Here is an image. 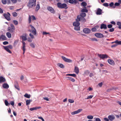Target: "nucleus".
Returning <instances> with one entry per match:
<instances>
[{
	"instance_id": "nucleus-1",
	"label": "nucleus",
	"mask_w": 121,
	"mask_h": 121,
	"mask_svg": "<svg viewBox=\"0 0 121 121\" xmlns=\"http://www.w3.org/2000/svg\"><path fill=\"white\" fill-rule=\"evenodd\" d=\"M36 5V0H29L27 3V6L29 9H31L35 6Z\"/></svg>"
},
{
	"instance_id": "nucleus-2",
	"label": "nucleus",
	"mask_w": 121,
	"mask_h": 121,
	"mask_svg": "<svg viewBox=\"0 0 121 121\" xmlns=\"http://www.w3.org/2000/svg\"><path fill=\"white\" fill-rule=\"evenodd\" d=\"M57 7L61 9L65 8V9L68 8L67 5L65 3L62 4L60 2H58L57 4Z\"/></svg>"
},
{
	"instance_id": "nucleus-3",
	"label": "nucleus",
	"mask_w": 121,
	"mask_h": 121,
	"mask_svg": "<svg viewBox=\"0 0 121 121\" xmlns=\"http://www.w3.org/2000/svg\"><path fill=\"white\" fill-rule=\"evenodd\" d=\"M7 13V14L6 13L4 14L3 16L7 20L9 21L11 20L10 17V15L9 12Z\"/></svg>"
},
{
	"instance_id": "nucleus-4",
	"label": "nucleus",
	"mask_w": 121,
	"mask_h": 121,
	"mask_svg": "<svg viewBox=\"0 0 121 121\" xmlns=\"http://www.w3.org/2000/svg\"><path fill=\"white\" fill-rule=\"evenodd\" d=\"M47 9L48 10L52 13L54 14L55 13V11L54 9L51 6H47Z\"/></svg>"
},
{
	"instance_id": "nucleus-5",
	"label": "nucleus",
	"mask_w": 121,
	"mask_h": 121,
	"mask_svg": "<svg viewBox=\"0 0 121 121\" xmlns=\"http://www.w3.org/2000/svg\"><path fill=\"white\" fill-rule=\"evenodd\" d=\"M31 17L32 18V20H36V18L33 15H32L31 16L30 15H29L28 19V21L29 23H30L31 22Z\"/></svg>"
},
{
	"instance_id": "nucleus-6",
	"label": "nucleus",
	"mask_w": 121,
	"mask_h": 121,
	"mask_svg": "<svg viewBox=\"0 0 121 121\" xmlns=\"http://www.w3.org/2000/svg\"><path fill=\"white\" fill-rule=\"evenodd\" d=\"M61 57L63 59L65 62H72V60L70 59H68L67 58H66L65 57L62 56Z\"/></svg>"
},
{
	"instance_id": "nucleus-7",
	"label": "nucleus",
	"mask_w": 121,
	"mask_h": 121,
	"mask_svg": "<svg viewBox=\"0 0 121 121\" xmlns=\"http://www.w3.org/2000/svg\"><path fill=\"white\" fill-rule=\"evenodd\" d=\"M61 57L63 59L65 62H72V60L70 59H68L67 58H66L65 57L62 56Z\"/></svg>"
},
{
	"instance_id": "nucleus-8",
	"label": "nucleus",
	"mask_w": 121,
	"mask_h": 121,
	"mask_svg": "<svg viewBox=\"0 0 121 121\" xmlns=\"http://www.w3.org/2000/svg\"><path fill=\"white\" fill-rule=\"evenodd\" d=\"M82 110V109H78L77 110L74 111L72 112L71 113V114L72 115H74L78 113L81 112Z\"/></svg>"
},
{
	"instance_id": "nucleus-9",
	"label": "nucleus",
	"mask_w": 121,
	"mask_h": 121,
	"mask_svg": "<svg viewBox=\"0 0 121 121\" xmlns=\"http://www.w3.org/2000/svg\"><path fill=\"white\" fill-rule=\"evenodd\" d=\"M22 49L23 51V54H24L26 50L25 47L26 43L24 41H22Z\"/></svg>"
},
{
	"instance_id": "nucleus-10",
	"label": "nucleus",
	"mask_w": 121,
	"mask_h": 121,
	"mask_svg": "<svg viewBox=\"0 0 121 121\" xmlns=\"http://www.w3.org/2000/svg\"><path fill=\"white\" fill-rule=\"evenodd\" d=\"M98 56L100 58L103 59L105 58H107L108 57V56L106 54H98Z\"/></svg>"
},
{
	"instance_id": "nucleus-11",
	"label": "nucleus",
	"mask_w": 121,
	"mask_h": 121,
	"mask_svg": "<svg viewBox=\"0 0 121 121\" xmlns=\"http://www.w3.org/2000/svg\"><path fill=\"white\" fill-rule=\"evenodd\" d=\"M95 35L96 36L99 38H102L104 37L103 35L101 33H96L95 34Z\"/></svg>"
},
{
	"instance_id": "nucleus-12",
	"label": "nucleus",
	"mask_w": 121,
	"mask_h": 121,
	"mask_svg": "<svg viewBox=\"0 0 121 121\" xmlns=\"http://www.w3.org/2000/svg\"><path fill=\"white\" fill-rule=\"evenodd\" d=\"M76 21H81L85 22L86 21V20L84 18V17H81L80 18H77L76 19Z\"/></svg>"
},
{
	"instance_id": "nucleus-13",
	"label": "nucleus",
	"mask_w": 121,
	"mask_h": 121,
	"mask_svg": "<svg viewBox=\"0 0 121 121\" xmlns=\"http://www.w3.org/2000/svg\"><path fill=\"white\" fill-rule=\"evenodd\" d=\"M83 32L86 34H88L91 32L90 30L87 28H85L83 30Z\"/></svg>"
},
{
	"instance_id": "nucleus-14",
	"label": "nucleus",
	"mask_w": 121,
	"mask_h": 121,
	"mask_svg": "<svg viewBox=\"0 0 121 121\" xmlns=\"http://www.w3.org/2000/svg\"><path fill=\"white\" fill-rule=\"evenodd\" d=\"M27 36V34L25 33L23 34V35L21 36V37L22 38V41H25L27 39L26 37Z\"/></svg>"
},
{
	"instance_id": "nucleus-15",
	"label": "nucleus",
	"mask_w": 121,
	"mask_h": 121,
	"mask_svg": "<svg viewBox=\"0 0 121 121\" xmlns=\"http://www.w3.org/2000/svg\"><path fill=\"white\" fill-rule=\"evenodd\" d=\"M86 16V13H84L82 12L81 13L80 15H78L77 17V18H80L81 17H85Z\"/></svg>"
},
{
	"instance_id": "nucleus-16",
	"label": "nucleus",
	"mask_w": 121,
	"mask_h": 121,
	"mask_svg": "<svg viewBox=\"0 0 121 121\" xmlns=\"http://www.w3.org/2000/svg\"><path fill=\"white\" fill-rule=\"evenodd\" d=\"M108 63L111 65H114L115 64L114 62L112 60L108 59Z\"/></svg>"
},
{
	"instance_id": "nucleus-17",
	"label": "nucleus",
	"mask_w": 121,
	"mask_h": 121,
	"mask_svg": "<svg viewBox=\"0 0 121 121\" xmlns=\"http://www.w3.org/2000/svg\"><path fill=\"white\" fill-rule=\"evenodd\" d=\"M102 10L100 8H98L97 10L96 14L97 15H100L102 14Z\"/></svg>"
},
{
	"instance_id": "nucleus-18",
	"label": "nucleus",
	"mask_w": 121,
	"mask_h": 121,
	"mask_svg": "<svg viewBox=\"0 0 121 121\" xmlns=\"http://www.w3.org/2000/svg\"><path fill=\"white\" fill-rule=\"evenodd\" d=\"M100 28L101 29H107V25L104 24H102L101 25Z\"/></svg>"
},
{
	"instance_id": "nucleus-19",
	"label": "nucleus",
	"mask_w": 121,
	"mask_h": 121,
	"mask_svg": "<svg viewBox=\"0 0 121 121\" xmlns=\"http://www.w3.org/2000/svg\"><path fill=\"white\" fill-rule=\"evenodd\" d=\"M6 81V80L2 76L0 77V83L4 82Z\"/></svg>"
},
{
	"instance_id": "nucleus-20",
	"label": "nucleus",
	"mask_w": 121,
	"mask_h": 121,
	"mask_svg": "<svg viewBox=\"0 0 121 121\" xmlns=\"http://www.w3.org/2000/svg\"><path fill=\"white\" fill-rule=\"evenodd\" d=\"M76 21V22H74L73 23V26H79L80 25V23L79 22V21Z\"/></svg>"
},
{
	"instance_id": "nucleus-21",
	"label": "nucleus",
	"mask_w": 121,
	"mask_h": 121,
	"mask_svg": "<svg viewBox=\"0 0 121 121\" xmlns=\"http://www.w3.org/2000/svg\"><path fill=\"white\" fill-rule=\"evenodd\" d=\"M75 72L77 74H78L79 72V68L78 67L75 66L74 69Z\"/></svg>"
},
{
	"instance_id": "nucleus-22",
	"label": "nucleus",
	"mask_w": 121,
	"mask_h": 121,
	"mask_svg": "<svg viewBox=\"0 0 121 121\" xmlns=\"http://www.w3.org/2000/svg\"><path fill=\"white\" fill-rule=\"evenodd\" d=\"M41 107H34L31 108L30 109V110L32 111L34 110H36L37 109H39L41 108Z\"/></svg>"
},
{
	"instance_id": "nucleus-23",
	"label": "nucleus",
	"mask_w": 121,
	"mask_h": 121,
	"mask_svg": "<svg viewBox=\"0 0 121 121\" xmlns=\"http://www.w3.org/2000/svg\"><path fill=\"white\" fill-rule=\"evenodd\" d=\"M109 119L111 121H112L115 118V117L113 115H109L108 116V117Z\"/></svg>"
},
{
	"instance_id": "nucleus-24",
	"label": "nucleus",
	"mask_w": 121,
	"mask_h": 121,
	"mask_svg": "<svg viewBox=\"0 0 121 121\" xmlns=\"http://www.w3.org/2000/svg\"><path fill=\"white\" fill-rule=\"evenodd\" d=\"M3 87L4 88L7 89L9 88V86L7 83H4L3 85Z\"/></svg>"
},
{
	"instance_id": "nucleus-25",
	"label": "nucleus",
	"mask_w": 121,
	"mask_h": 121,
	"mask_svg": "<svg viewBox=\"0 0 121 121\" xmlns=\"http://www.w3.org/2000/svg\"><path fill=\"white\" fill-rule=\"evenodd\" d=\"M4 48L5 50L8 52H9L10 53H12V52L9 49V48H8V47H7L4 46Z\"/></svg>"
},
{
	"instance_id": "nucleus-26",
	"label": "nucleus",
	"mask_w": 121,
	"mask_h": 121,
	"mask_svg": "<svg viewBox=\"0 0 121 121\" xmlns=\"http://www.w3.org/2000/svg\"><path fill=\"white\" fill-rule=\"evenodd\" d=\"M116 43L118 45H121V41H119L118 40H116L114 42H112V43Z\"/></svg>"
},
{
	"instance_id": "nucleus-27",
	"label": "nucleus",
	"mask_w": 121,
	"mask_h": 121,
	"mask_svg": "<svg viewBox=\"0 0 121 121\" xmlns=\"http://www.w3.org/2000/svg\"><path fill=\"white\" fill-rule=\"evenodd\" d=\"M9 27L8 28V30L10 32H13L15 30L14 29H13Z\"/></svg>"
},
{
	"instance_id": "nucleus-28",
	"label": "nucleus",
	"mask_w": 121,
	"mask_h": 121,
	"mask_svg": "<svg viewBox=\"0 0 121 121\" xmlns=\"http://www.w3.org/2000/svg\"><path fill=\"white\" fill-rule=\"evenodd\" d=\"M57 65L60 68H64L65 67L64 65H63L61 63H58Z\"/></svg>"
},
{
	"instance_id": "nucleus-29",
	"label": "nucleus",
	"mask_w": 121,
	"mask_h": 121,
	"mask_svg": "<svg viewBox=\"0 0 121 121\" xmlns=\"http://www.w3.org/2000/svg\"><path fill=\"white\" fill-rule=\"evenodd\" d=\"M32 101V100H31L30 99H28L26 100V105H27L30 104L31 102Z\"/></svg>"
},
{
	"instance_id": "nucleus-30",
	"label": "nucleus",
	"mask_w": 121,
	"mask_h": 121,
	"mask_svg": "<svg viewBox=\"0 0 121 121\" xmlns=\"http://www.w3.org/2000/svg\"><path fill=\"white\" fill-rule=\"evenodd\" d=\"M1 39L3 40H6V38L5 36L3 35H2L1 36Z\"/></svg>"
},
{
	"instance_id": "nucleus-31",
	"label": "nucleus",
	"mask_w": 121,
	"mask_h": 121,
	"mask_svg": "<svg viewBox=\"0 0 121 121\" xmlns=\"http://www.w3.org/2000/svg\"><path fill=\"white\" fill-rule=\"evenodd\" d=\"M85 9L84 8V9H82L81 11L82 12L84 13V12H86L87 13L88 12V10L87 9H86V7H85Z\"/></svg>"
},
{
	"instance_id": "nucleus-32",
	"label": "nucleus",
	"mask_w": 121,
	"mask_h": 121,
	"mask_svg": "<svg viewBox=\"0 0 121 121\" xmlns=\"http://www.w3.org/2000/svg\"><path fill=\"white\" fill-rule=\"evenodd\" d=\"M6 35L7 37L9 38H10L11 37V34L9 32H7L6 33Z\"/></svg>"
},
{
	"instance_id": "nucleus-33",
	"label": "nucleus",
	"mask_w": 121,
	"mask_h": 121,
	"mask_svg": "<svg viewBox=\"0 0 121 121\" xmlns=\"http://www.w3.org/2000/svg\"><path fill=\"white\" fill-rule=\"evenodd\" d=\"M67 78H68L69 79V80H70L72 82H74L75 81V79L70 77H67Z\"/></svg>"
},
{
	"instance_id": "nucleus-34",
	"label": "nucleus",
	"mask_w": 121,
	"mask_h": 121,
	"mask_svg": "<svg viewBox=\"0 0 121 121\" xmlns=\"http://www.w3.org/2000/svg\"><path fill=\"white\" fill-rule=\"evenodd\" d=\"M66 75L72 76L74 77H76V75L75 74H66Z\"/></svg>"
},
{
	"instance_id": "nucleus-35",
	"label": "nucleus",
	"mask_w": 121,
	"mask_h": 121,
	"mask_svg": "<svg viewBox=\"0 0 121 121\" xmlns=\"http://www.w3.org/2000/svg\"><path fill=\"white\" fill-rule=\"evenodd\" d=\"M24 96L28 98H29L30 97V95L29 94L28 95L27 93H26L24 95Z\"/></svg>"
},
{
	"instance_id": "nucleus-36",
	"label": "nucleus",
	"mask_w": 121,
	"mask_h": 121,
	"mask_svg": "<svg viewBox=\"0 0 121 121\" xmlns=\"http://www.w3.org/2000/svg\"><path fill=\"white\" fill-rule=\"evenodd\" d=\"M40 8V7L39 4H37L36 5V10L37 11H38L39 9Z\"/></svg>"
},
{
	"instance_id": "nucleus-37",
	"label": "nucleus",
	"mask_w": 121,
	"mask_h": 121,
	"mask_svg": "<svg viewBox=\"0 0 121 121\" xmlns=\"http://www.w3.org/2000/svg\"><path fill=\"white\" fill-rule=\"evenodd\" d=\"M74 29L77 30H80V27L79 26H75Z\"/></svg>"
},
{
	"instance_id": "nucleus-38",
	"label": "nucleus",
	"mask_w": 121,
	"mask_h": 121,
	"mask_svg": "<svg viewBox=\"0 0 121 121\" xmlns=\"http://www.w3.org/2000/svg\"><path fill=\"white\" fill-rule=\"evenodd\" d=\"M81 5L83 6H86L87 5V3L85 2H83L81 3Z\"/></svg>"
},
{
	"instance_id": "nucleus-39",
	"label": "nucleus",
	"mask_w": 121,
	"mask_h": 121,
	"mask_svg": "<svg viewBox=\"0 0 121 121\" xmlns=\"http://www.w3.org/2000/svg\"><path fill=\"white\" fill-rule=\"evenodd\" d=\"M4 103L5 105L6 106H8L10 104L8 103L6 100H5Z\"/></svg>"
},
{
	"instance_id": "nucleus-40",
	"label": "nucleus",
	"mask_w": 121,
	"mask_h": 121,
	"mask_svg": "<svg viewBox=\"0 0 121 121\" xmlns=\"http://www.w3.org/2000/svg\"><path fill=\"white\" fill-rule=\"evenodd\" d=\"M30 26L31 27V31L33 30H36L35 28L33 26H32L31 25H30Z\"/></svg>"
},
{
	"instance_id": "nucleus-41",
	"label": "nucleus",
	"mask_w": 121,
	"mask_h": 121,
	"mask_svg": "<svg viewBox=\"0 0 121 121\" xmlns=\"http://www.w3.org/2000/svg\"><path fill=\"white\" fill-rule=\"evenodd\" d=\"M30 26L31 27V31L33 30H36L35 28L33 26H32L31 25H30Z\"/></svg>"
},
{
	"instance_id": "nucleus-42",
	"label": "nucleus",
	"mask_w": 121,
	"mask_h": 121,
	"mask_svg": "<svg viewBox=\"0 0 121 121\" xmlns=\"http://www.w3.org/2000/svg\"><path fill=\"white\" fill-rule=\"evenodd\" d=\"M1 2L4 4H5L7 3L6 0H2Z\"/></svg>"
},
{
	"instance_id": "nucleus-43",
	"label": "nucleus",
	"mask_w": 121,
	"mask_h": 121,
	"mask_svg": "<svg viewBox=\"0 0 121 121\" xmlns=\"http://www.w3.org/2000/svg\"><path fill=\"white\" fill-rule=\"evenodd\" d=\"M90 72L88 70H86L84 72V73L86 75H88L90 73Z\"/></svg>"
},
{
	"instance_id": "nucleus-44",
	"label": "nucleus",
	"mask_w": 121,
	"mask_h": 121,
	"mask_svg": "<svg viewBox=\"0 0 121 121\" xmlns=\"http://www.w3.org/2000/svg\"><path fill=\"white\" fill-rule=\"evenodd\" d=\"M13 22L15 25H16L18 24V22L17 20H14L13 21Z\"/></svg>"
},
{
	"instance_id": "nucleus-45",
	"label": "nucleus",
	"mask_w": 121,
	"mask_h": 121,
	"mask_svg": "<svg viewBox=\"0 0 121 121\" xmlns=\"http://www.w3.org/2000/svg\"><path fill=\"white\" fill-rule=\"evenodd\" d=\"M87 118L89 119H92L93 118V117L91 115H89L87 116Z\"/></svg>"
},
{
	"instance_id": "nucleus-46",
	"label": "nucleus",
	"mask_w": 121,
	"mask_h": 121,
	"mask_svg": "<svg viewBox=\"0 0 121 121\" xmlns=\"http://www.w3.org/2000/svg\"><path fill=\"white\" fill-rule=\"evenodd\" d=\"M12 15L13 17H16L17 15V14L16 12H14L12 13Z\"/></svg>"
},
{
	"instance_id": "nucleus-47",
	"label": "nucleus",
	"mask_w": 121,
	"mask_h": 121,
	"mask_svg": "<svg viewBox=\"0 0 121 121\" xmlns=\"http://www.w3.org/2000/svg\"><path fill=\"white\" fill-rule=\"evenodd\" d=\"M69 102L70 103H72L74 102V101L73 99H69L68 100Z\"/></svg>"
},
{
	"instance_id": "nucleus-48",
	"label": "nucleus",
	"mask_w": 121,
	"mask_h": 121,
	"mask_svg": "<svg viewBox=\"0 0 121 121\" xmlns=\"http://www.w3.org/2000/svg\"><path fill=\"white\" fill-rule=\"evenodd\" d=\"M32 33L34 35H35L36 34V30H33L31 31Z\"/></svg>"
},
{
	"instance_id": "nucleus-49",
	"label": "nucleus",
	"mask_w": 121,
	"mask_h": 121,
	"mask_svg": "<svg viewBox=\"0 0 121 121\" xmlns=\"http://www.w3.org/2000/svg\"><path fill=\"white\" fill-rule=\"evenodd\" d=\"M30 45L32 48H35V46L34 44L33 43H31L30 44Z\"/></svg>"
},
{
	"instance_id": "nucleus-50",
	"label": "nucleus",
	"mask_w": 121,
	"mask_h": 121,
	"mask_svg": "<svg viewBox=\"0 0 121 121\" xmlns=\"http://www.w3.org/2000/svg\"><path fill=\"white\" fill-rule=\"evenodd\" d=\"M93 96V95H90V96H87V98L86 99H91L92 98V97Z\"/></svg>"
},
{
	"instance_id": "nucleus-51",
	"label": "nucleus",
	"mask_w": 121,
	"mask_h": 121,
	"mask_svg": "<svg viewBox=\"0 0 121 121\" xmlns=\"http://www.w3.org/2000/svg\"><path fill=\"white\" fill-rule=\"evenodd\" d=\"M68 2L70 3L73 4L74 3V1L73 0H69Z\"/></svg>"
},
{
	"instance_id": "nucleus-52",
	"label": "nucleus",
	"mask_w": 121,
	"mask_h": 121,
	"mask_svg": "<svg viewBox=\"0 0 121 121\" xmlns=\"http://www.w3.org/2000/svg\"><path fill=\"white\" fill-rule=\"evenodd\" d=\"M14 86L15 88H16L18 90H19V87L18 85H14Z\"/></svg>"
},
{
	"instance_id": "nucleus-53",
	"label": "nucleus",
	"mask_w": 121,
	"mask_h": 121,
	"mask_svg": "<svg viewBox=\"0 0 121 121\" xmlns=\"http://www.w3.org/2000/svg\"><path fill=\"white\" fill-rule=\"evenodd\" d=\"M103 5L104 6L107 7L108 6V4L107 3H104Z\"/></svg>"
},
{
	"instance_id": "nucleus-54",
	"label": "nucleus",
	"mask_w": 121,
	"mask_h": 121,
	"mask_svg": "<svg viewBox=\"0 0 121 121\" xmlns=\"http://www.w3.org/2000/svg\"><path fill=\"white\" fill-rule=\"evenodd\" d=\"M42 34L43 35H46L48 34H50V33L49 32H46L43 31V32Z\"/></svg>"
},
{
	"instance_id": "nucleus-55",
	"label": "nucleus",
	"mask_w": 121,
	"mask_h": 121,
	"mask_svg": "<svg viewBox=\"0 0 121 121\" xmlns=\"http://www.w3.org/2000/svg\"><path fill=\"white\" fill-rule=\"evenodd\" d=\"M112 26L111 24L108 25H107V27L108 28H110L112 27Z\"/></svg>"
},
{
	"instance_id": "nucleus-56",
	"label": "nucleus",
	"mask_w": 121,
	"mask_h": 121,
	"mask_svg": "<svg viewBox=\"0 0 121 121\" xmlns=\"http://www.w3.org/2000/svg\"><path fill=\"white\" fill-rule=\"evenodd\" d=\"M10 26L11 27V28H12V29H13V30L15 29V27L14 25L13 24H11Z\"/></svg>"
},
{
	"instance_id": "nucleus-57",
	"label": "nucleus",
	"mask_w": 121,
	"mask_h": 121,
	"mask_svg": "<svg viewBox=\"0 0 121 121\" xmlns=\"http://www.w3.org/2000/svg\"><path fill=\"white\" fill-rule=\"evenodd\" d=\"M114 28H112L110 29L109 30V31L110 32H113V31H114Z\"/></svg>"
},
{
	"instance_id": "nucleus-58",
	"label": "nucleus",
	"mask_w": 121,
	"mask_h": 121,
	"mask_svg": "<svg viewBox=\"0 0 121 121\" xmlns=\"http://www.w3.org/2000/svg\"><path fill=\"white\" fill-rule=\"evenodd\" d=\"M120 5V4L119 3H116L114 4V5L115 6H118Z\"/></svg>"
},
{
	"instance_id": "nucleus-59",
	"label": "nucleus",
	"mask_w": 121,
	"mask_h": 121,
	"mask_svg": "<svg viewBox=\"0 0 121 121\" xmlns=\"http://www.w3.org/2000/svg\"><path fill=\"white\" fill-rule=\"evenodd\" d=\"M29 35L30 36L31 38L34 39V37L33 35H32L31 33Z\"/></svg>"
},
{
	"instance_id": "nucleus-60",
	"label": "nucleus",
	"mask_w": 121,
	"mask_h": 121,
	"mask_svg": "<svg viewBox=\"0 0 121 121\" xmlns=\"http://www.w3.org/2000/svg\"><path fill=\"white\" fill-rule=\"evenodd\" d=\"M94 76V75L93 73H90L89 75V76L90 77H91Z\"/></svg>"
},
{
	"instance_id": "nucleus-61",
	"label": "nucleus",
	"mask_w": 121,
	"mask_h": 121,
	"mask_svg": "<svg viewBox=\"0 0 121 121\" xmlns=\"http://www.w3.org/2000/svg\"><path fill=\"white\" fill-rule=\"evenodd\" d=\"M8 43H9L8 42L6 41H4L3 43V44H4V45H6L7 44H8Z\"/></svg>"
},
{
	"instance_id": "nucleus-62",
	"label": "nucleus",
	"mask_w": 121,
	"mask_h": 121,
	"mask_svg": "<svg viewBox=\"0 0 121 121\" xmlns=\"http://www.w3.org/2000/svg\"><path fill=\"white\" fill-rule=\"evenodd\" d=\"M38 118L41 119L42 121H44V120L41 117H38Z\"/></svg>"
},
{
	"instance_id": "nucleus-63",
	"label": "nucleus",
	"mask_w": 121,
	"mask_h": 121,
	"mask_svg": "<svg viewBox=\"0 0 121 121\" xmlns=\"http://www.w3.org/2000/svg\"><path fill=\"white\" fill-rule=\"evenodd\" d=\"M12 2L13 3H16L17 2V0H11Z\"/></svg>"
},
{
	"instance_id": "nucleus-64",
	"label": "nucleus",
	"mask_w": 121,
	"mask_h": 121,
	"mask_svg": "<svg viewBox=\"0 0 121 121\" xmlns=\"http://www.w3.org/2000/svg\"><path fill=\"white\" fill-rule=\"evenodd\" d=\"M10 104L12 106H13L14 104V102L13 101H11L10 102Z\"/></svg>"
}]
</instances>
